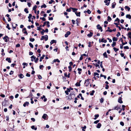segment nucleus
I'll return each mask as SVG.
<instances>
[{"label": "nucleus", "mask_w": 131, "mask_h": 131, "mask_svg": "<svg viewBox=\"0 0 131 131\" xmlns=\"http://www.w3.org/2000/svg\"><path fill=\"white\" fill-rule=\"evenodd\" d=\"M90 79H88L86 80H85V82L84 83V84L86 86H88L89 84L90 83L89 82Z\"/></svg>", "instance_id": "nucleus-1"}, {"label": "nucleus", "mask_w": 131, "mask_h": 131, "mask_svg": "<svg viewBox=\"0 0 131 131\" xmlns=\"http://www.w3.org/2000/svg\"><path fill=\"white\" fill-rule=\"evenodd\" d=\"M7 38L8 39V37L7 36H5L4 37H3V39L5 40V42H7L8 41V40Z\"/></svg>", "instance_id": "nucleus-2"}, {"label": "nucleus", "mask_w": 131, "mask_h": 131, "mask_svg": "<svg viewBox=\"0 0 131 131\" xmlns=\"http://www.w3.org/2000/svg\"><path fill=\"white\" fill-rule=\"evenodd\" d=\"M48 117L47 115L46 114H44L42 116V117L45 119H47V117Z\"/></svg>", "instance_id": "nucleus-3"}, {"label": "nucleus", "mask_w": 131, "mask_h": 131, "mask_svg": "<svg viewBox=\"0 0 131 131\" xmlns=\"http://www.w3.org/2000/svg\"><path fill=\"white\" fill-rule=\"evenodd\" d=\"M71 34V32L69 31L67 32L66 33L65 35V37H67L69 35Z\"/></svg>", "instance_id": "nucleus-4"}, {"label": "nucleus", "mask_w": 131, "mask_h": 131, "mask_svg": "<svg viewBox=\"0 0 131 131\" xmlns=\"http://www.w3.org/2000/svg\"><path fill=\"white\" fill-rule=\"evenodd\" d=\"M122 98L121 97H119L118 100V102L119 103H123V102L122 100Z\"/></svg>", "instance_id": "nucleus-5"}, {"label": "nucleus", "mask_w": 131, "mask_h": 131, "mask_svg": "<svg viewBox=\"0 0 131 131\" xmlns=\"http://www.w3.org/2000/svg\"><path fill=\"white\" fill-rule=\"evenodd\" d=\"M29 104V103L28 102H26L23 105L24 107H25L26 106H28V105Z\"/></svg>", "instance_id": "nucleus-6"}, {"label": "nucleus", "mask_w": 131, "mask_h": 131, "mask_svg": "<svg viewBox=\"0 0 131 131\" xmlns=\"http://www.w3.org/2000/svg\"><path fill=\"white\" fill-rule=\"evenodd\" d=\"M6 61H7L9 63H11V62L10 58H6Z\"/></svg>", "instance_id": "nucleus-7"}, {"label": "nucleus", "mask_w": 131, "mask_h": 131, "mask_svg": "<svg viewBox=\"0 0 131 131\" xmlns=\"http://www.w3.org/2000/svg\"><path fill=\"white\" fill-rule=\"evenodd\" d=\"M101 41L102 42L106 43L107 42V41L104 38H103L101 39Z\"/></svg>", "instance_id": "nucleus-8"}, {"label": "nucleus", "mask_w": 131, "mask_h": 131, "mask_svg": "<svg viewBox=\"0 0 131 131\" xmlns=\"http://www.w3.org/2000/svg\"><path fill=\"white\" fill-rule=\"evenodd\" d=\"M75 14L77 15V16H78L80 17V12H79L78 13L77 12H75Z\"/></svg>", "instance_id": "nucleus-9"}, {"label": "nucleus", "mask_w": 131, "mask_h": 131, "mask_svg": "<svg viewBox=\"0 0 131 131\" xmlns=\"http://www.w3.org/2000/svg\"><path fill=\"white\" fill-rule=\"evenodd\" d=\"M93 35V33L91 32H90V34H88L87 36L89 37H92Z\"/></svg>", "instance_id": "nucleus-10"}, {"label": "nucleus", "mask_w": 131, "mask_h": 131, "mask_svg": "<svg viewBox=\"0 0 131 131\" xmlns=\"http://www.w3.org/2000/svg\"><path fill=\"white\" fill-rule=\"evenodd\" d=\"M45 57V55H43L42 57H41L40 58L39 61L40 62H41L42 61V60L44 59V57Z\"/></svg>", "instance_id": "nucleus-11"}, {"label": "nucleus", "mask_w": 131, "mask_h": 131, "mask_svg": "<svg viewBox=\"0 0 131 131\" xmlns=\"http://www.w3.org/2000/svg\"><path fill=\"white\" fill-rule=\"evenodd\" d=\"M101 126V124L100 123H98L97 126L96 127L98 128H100Z\"/></svg>", "instance_id": "nucleus-12"}, {"label": "nucleus", "mask_w": 131, "mask_h": 131, "mask_svg": "<svg viewBox=\"0 0 131 131\" xmlns=\"http://www.w3.org/2000/svg\"><path fill=\"white\" fill-rule=\"evenodd\" d=\"M44 39L45 41H47L48 39V36L47 35H46L45 36H44Z\"/></svg>", "instance_id": "nucleus-13"}, {"label": "nucleus", "mask_w": 131, "mask_h": 131, "mask_svg": "<svg viewBox=\"0 0 131 131\" xmlns=\"http://www.w3.org/2000/svg\"><path fill=\"white\" fill-rule=\"evenodd\" d=\"M126 18H128L129 19H131V16L129 14H127L126 15Z\"/></svg>", "instance_id": "nucleus-14"}, {"label": "nucleus", "mask_w": 131, "mask_h": 131, "mask_svg": "<svg viewBox=\"0 0 131 131\" xmlns=\"http://www.w3.org/2000/svg\"><path fill=\"white\" fill-rule=\"evenodd\" d=\"M97 29L99 30L100 29H101V28H102V27L100 26V25L99 24H98L97 25Z\"/></svg>", "instance_id": "nucleus-15"}, {"label": "nucleus", "mask_w": 131, "mask_h": 131, "mask_svg": "<svg viewBox=\"0 0 131 131\" xmlns=\"http://www.w3.org/2000/svg\"><path fill=\"white\" fill-rule=\"evenodd\" d=\"M71 9L73 10V12L75 13V12H76V11L78 10L77 9L72 7L71 8Z\"/></svg>", "instance_id": "nucleus-16"}, {"label": "nucleus", "mask_w": 131, "mask_h": 131, "mask_svg": "<svg viewBox=\"0 0 131 131\" xmlns=\"http://www.w3.org/2000/svg\"><path fill=\"white\" fill-rule=\"evenodd\" d=\"M56 40H51L50 42V43L51 44H52L54 43H56Z\"/></svg>", "instance_id": "nucleus-17"}, {"label": "nucleus", "mask_w": 131, "mask_h": 131, "mask_svg": "<svg viewBox=\"0 0 131 131\" xmlns=\"http://www.w3.org/2000/svg\"><path fill=\"white\" fill-rule=\"evenodd\" d=\"M19 77L21 79L23 78L24 77V75L21 74H19Z\"/></svg>", "instance_id": "nucleus-18"}, {"label": "nucleus", "mask_w": 131, "mask_h": 131, "mask_svg": "<svg viewBox=\"0 0 131 131\" xmlns=\"http://www.w3.org/2000/svg\"><path fill=\"white\" fill-rule=\"evenodd\" d=\"M31 127L32 129H34L35 130H36L37 129V128L36 127H35L34 126H32Z\"/></svg>", "instance_id": "nucleus-19"}, {"label": "nucleus", "mask_w": 131, "mask_h": 131, "mask_svg": "<svg viewBox=\"0 0 131 131\" xmlns=\"http://www.w3.org/2000/svg\"><path fill=\"white\" fill-rule=\"evenodd\" d=\"M72 95V94H70L68 96V99H69V100H71L72 99V98L71 97V95Z\"/></svg>", "instance_id": "nucleus-20"}, {"label": "nucleus", "mask_w": 131, "mask_h": 131, "mask_svg": "<svg viewBox=\"0 0 131 131\" xmlns=\"http://www.w3.org/2000/svg\"><path fill=\"white\" fill-rule=\"evenodd\" d=\"M103 56L105 57L106 58H107L108 57L107 56V55L106 54V52H105L103 54Z\"/></svg>", "instance_id": "nucleus-21"}, {"label": "nucleus", "mask_w": 131, "mask_h": 131, "mask_svg": "<svg viewBox=\"0 0 131 131\" xmlns=\"http://www.w3.org/2000/svg\"><path fill=\"white\" fill-rule=\"evenodd\" d=\"M125 8L127 9L128 11H129L130 9V8L127 6H126L125 7Z\"/></svg>", "instance_id": "nucleus-22"}, {"label": "nucleus", "mask_w": 131, "mask_h": 131, "mask_svg": "<svg viewBox=\"0 0 131 131\" xmlns=\"http://www.w3.org/2000/svg\"><path fill=\"white\" fill-rule=\"evenodd\" d=\"M60 62V61L58 60V59H55L53 60V62Z\"/></svg>", "instance_id": "nucleus-23"}, {"label": "nucleus", "mask_w": 131, "mask_h": 131, "mask_svg": "<svg viewBox=\"0 0 131 131\" xmlns=\"http://www.w3.org/2000/svg\"><path fill=\"white\" fill-rule=\"evenodd\" d=\"M24 11L26 13H29V11L28 10L27 8H25Z\"/></svg>", "instance_id": "nucleus-24"}, {"label": "nucleus", "mask_w": 131, "mask_h": 131, "mask_svg": "<svg viewBox=\"0 0 131 131\" xmlns=\"http://www.w3.org/2000/svg\"><path fill=\"white\" fill-rule=\"evenodd\" d=\"M128 37L130 39H131V32H129L128 33Z\"/></svg>", "instance_id": "nucleus-25"}, {"label": "nucleus", "mask_w": 131, "mask_h": 131, "mask_svg": "<svg viewBox=\"0 0 131 131\" xmlns=\"http://www.w3.org/2000/svg\"><path fill=\"white\" fill-rule=\"evenodd\" d=\"M113 41H116L117 40V39L116 38L114 37L113 38Z\"/></svg>", "instance_id": "nucleus-26"}, {"label": "nucleus", "mask_w": 131, "mask_h": 131, "mask_svg": "<svg viewBox=\"0 0 131 131\" xmlns=\"http://www.w3.org/2000/svg\"><path fill=\"white\" fill-rule=\"evenodd\" d=\"M46 7H47L46 5L45 4H44L43 5H42L41 6V8H42L43 7H44V8H45Z\"/></svg>", "instance_id": "nucleus-27"}, {"label": "nucleus", "mask_w": 131, "mask_h": 131, "mask_svg": "<svg viewBox=\"0 0 131 131\" xmlns=\"http://www.w3.org/2000/svg\"><path fill=\"white\" fill-rule=\"evenodd\" d=\"M37 5H35L34 6L33 8V10H36V9L37 8Z\"/></svg>", "instance_id": "nucleus-28"}, {"label": "nucleus", "mask_w": 131, "mask_h": 131, "mask_svg": "<svg viewBox=\"0 0 131 131\" xmlns=\"http://www.w3.org/2000/svg\"><path fill=\"white\" fill-rule=\"evenodd\" d=\"M116 4L115 3H113L112 4V7L113 8H114L115 7Z\"/></svg>", "instance_id": "nucleus-29"}, {"label": "nucleus", "mask_w": 131, "mask_h": 131, "mask_svg": "<svg viewBox=\"0 0 131 131\" xmlns=\"http://www.w3.org/2000/svg\"><path fill=\"white\" fill-rule=\"evenodd\" d=\"M111 18L109 16L108 17L107 20L108 21H111Z\"/></svg>", "instance_id": "nucleus-30"}, {"label": "nucleus", "mask_w": 131, "mask_h": 131, "mask_svg": "<svg viewBox=\"0 0 131 131\" xmlns=\"http://www.w3.org/2000/svg\"><path fill=\"white\" fill-rule=\"evenodd\" d=\"M113 49H114V51L115 52L117 51H118V50L119 49H117V48H116L115 47H114L113 48Z\"/></svg>", "instance_id": "nucleus-31"}, {"label": "nucleus", "mask_w": 131, "mask_h": 131, "mask_svg": "<svg viewBox=\"0 0 131 131\" xmlns=\"http://www.w3.org/2000/svg\"><path fill=\"white\" fill-rule=\"evenodd\" d=\"M116 45V43L115 42H113L112 46L113 47H114Z\"/></svg>", "instance_id": "nucleus-32"}, {"label": "nucleus", "mask_w": 131, "mask_h": 131, "mask_svg": "<svg viewBox=\"0 0 131 131\" xmlns=\"http://www.w3.org/2000/svg\"><path fill=\"white\" fill-rule=\"evenodd\" d=\"M118 21V23H119L120 20L118 18H117L116 20H115V21Z\"/></svg>", "instance_id": "nucleus-33"}, {"label": "nucleus", "mask_w": 131, "mask_h": 131, "mask_svg": "<svg viewBox=\"0 0 131 131\" xmlns=\"http://www.w3.org/2000/svg\"><path fill=\"white\" fill-rule=\"evenodd\" d=\"M80 85V83L77 82L75 84V85L77 86H79Z\"/></svg>", "instance_id": "nucleus-34"}, {"label": "nucleus", "mask_w": 131, "mask_h": 131, "mask_svg": "<svg viewBox=\"0 0 131 131\" xmlns=\"http://www.w3.org/2000/svg\"><path fill=\"white\" fill-rule=\"evenodd\" d=\"M76 23H79L80 21V18H77L76 20Z\"/></svg>", "instance_id": "nucleus-35"}, {"label": "nucleus", "mask_w": 131, "mask_h": 131, "mask_svg": "<svg viewBox=\"0 0 131 131\" xmlns=\"http://www.w3.org/2000/svg\"><path fill=\"white\" fill-rule=\"evenodd\" d=\"M104 101V99L103 98H101L100 99V101L101 103H103Z\"/></svg>", "instance_id": "nucleus-36"}, {"label": "nucleus", "mask_w": 131, "mask_h": 131, "mask_svg": "<svg viewBox=\"0 0 131 131\" xmlns=\"http://www.w3.org/2000/svg\"><path fill=\"white\" fill-rule=\"evenodd\" d=\"M94 92L95 91L94 90H92V92L90 93V95H93Z\"/></svg>", "instance_id": "nucleus-37"}, {"label": "nucleus", "mask_w": 131, "mask_h": 131, "mask_svg": "<svg viewBox=\"0 0 131 131\" xmlns=\"http://www.w3.org/2000/svg\"><path fill=\"white\" fill-rule=\"evenodd\" d=\"M29 45L31 48H33V45L31 43H29Z\"/></svg>", "instance_id": "nucleus-38"}, {"label": "nucleus", "mask_w": 131, "mask_h": 131, "mask_svg": "<svg viewBox=\"0 0 131 131\" xmlns=\"http://www.w3.org/2000/svg\"><path fill=\"white\" fill-rule=\"evenodd\" d=\"M71 8H72V7H70L69 9H67L66 11L69 12H71Z\"/></svg>", "instance_id": "nucleus-39"}, {"label": "nucleus", "mask_w": 131, "mask_h": 131, "mask_svg": "<svg viewBox=\"0 0 131 131\" xmlns=\"http://www.w3.org/2000/svg\"><path fill=\"white\" fill-rule=\"evenodd\" d=\"M99 75V74L97 73H96V72H94V76H96V75Z\"/></svg>", "instance_id": "nucleus-40"}, {"label": "nucleus", "mask_w": 131, "mask_h": 131, "mask_svg": "<svg viewBox=\"0 0 131 131\" xmlns=\"http://www.w3.org/2000/svg\"><path fill=\"white\" fill-rule=\"evenodd\" d=\"M38 77L39 79H41L42 78L41 76L40 75H38Z\"/></svg>", "instance_id": "nucleus-41"}, {"label": "nucleus", "mask_w": 131, "mask_h": 131, "mask_svg": "<svg viewBox=\"0 0 131 131\" xmlns=\"http://www.w3.org/2000/svg\"><path fill=\"white\" fill-rule=\"evenodd\" d=\"M35 40V39L34 38H31L30 39V41L31 42H33Z\"/></svg>", "instance_id": "nucleus-42"}, {"label": "nucleus", "mask_w": 131, "mask_h": 131, "mask_svg": "<svg viewBox=\"0 0 131 131\" xmlns=\"http://www.w3.org/2000/svg\"><path fill=\"white\" fill-rule=\"evenodd\" d=\"M6 28H7L9 30H10V28L9 27V24H7V25L6 27Z\"/></svg>", "instance_id": "nucleus-43"}, {"label": "nucleus", "mask_w": 131, "mask_h": 131, "mask_svg": "<svg viewBox=\"0 0 131 131\" xmlns=\"http://www.w3.org/2000/svg\"><path fill=\"white\" fill-rule=\"evenodd\" d=\"M46 23H47V26L48 27H49L50 26V25H49V21H46Z\"/></svg>", "instance_id": "nucleus-44"}, {"label": "nucleus", "mask_w": 131, "mask_h": 131, "mask_svg": "<svg viewBox=\"0 0 131 131\" xmlns=\"http://www.w3.org/2000/svg\"><path fill=\"white\" fill-rule=\"evenodd\" d=\"M42 30L44 31V32H48V29H46L45 30L43 29H42Z\"/></svg>", "instance_id": "nucleus-45"}, {"label": "nucleus", "mask_w": 131, "mask_h": 131, "mask_svg": "<svg viewBox=\"0 0 131 131\" xmlns=\"http://www.w3.org/2000/svg\"><path fill=\"white\" fill-rule=\"evenodd\" d=\"M119 108L117 106H115L114 107V109H112V110H118V109Z\"/></svg>", "instance_id": "nucleus-46"}, {"label": "nucleus", "mask_w": 131, "mask_h": 131, "mask_svg": "<svg viewBox=\"0 0 131 131\" xmlns=\"http://www.w3.org/2000/svg\"><path fill=\"white\" fill-rule=\"evenodd\" d=\"M82 128H83L82 129V130L83 131H85V130L84 129L86 128V126H84L83 127H82Z\"/></svg>", "instance_id": "nucleus-47"}, {"label": "nucleus", "mask_w": 131, "mask_h": 131, "mask_svg": "<svg viewBox=\"0 0 131 131\" xmlns=\"http://www.w3.org/2000/svg\"><path fill=\"white\" fill-rule=\"evenodd\" d=\"M68 68L69 69V71H71V70L72 68L71 67L70 65L68 67Z\"/></svg>", "instance_id": "nucleus-48"}, {"label": "nucleus", "mask_w": 131, "mask_h": 131, "mask_svg": "<svg viewBox=\"0 0 131 131\" xmlns=\"http://www.w3.org/2000/svg\"><path fill=\"white\" fill-rule=\"evenodd\" d=\"M39 60V59L38 58H37L36 60H35V62L36 63H37L38 61Z\"/></svg>", "instance_id": "nucleus-49"}, {"label": "nucleus", "mask_w": 131, "mask_h": 131, "mask_svg": "<svg viewBox=\"0 0 131 131\" xmlns=\"http://www.w3.org/2000/svg\"><path fill=\"white\" fill-rule=\"evenodd\" d=\"M32 16V15L31 14H29V16L28 17V18L29 19L30 18H31V17Z\"/></svg>", "instance_id": "nucleus-50"}, {"label": "nucleus", "mask_w": 131, "mask_h": 131, "mask_svg": "<svg viewBox=\"0 0 131 131\" xmlns=\"http://www.w3.org/2000/svg\"><path fill=\"white\" fill-rule=\"evenodd\" d=\"M120 124L122 126H124V123H123V122H120Z\"/></svg>", "instance_id": "nucleus-51"}, {"label": "nucleus", "mask_w": 131, "mask_h": 131, "mask_svg": "<svg viewBox=\"0 0 131 131\" xmlns=\"http://www.w3.org/2000/svg\"><path fill=\"white\" fill-rule=\"evenodd\" d=\"M87 12L88 14H90L91 13V12L90 10L88 9L87 11Z\"/></svg>", "instance_id": "nucleus-52"}, {"label": "nucleus", "mask_w": 131, "mask_h": 131, "mask_svg": "<svg viewBox=\"0 0 131 131\" xmlns=\"http://www.w3.org/2000/svg\"><path fill=\"white\" fill-rule=\"evenodd\" d=\"M99 122V120H97L96 121H95L94 122V123L96 124L97 123H98Z\"/></svg>", "instance_id": "nucleus-53"}, {"label": "nucleus", "mask_w": 131, "mask_h": 131, "mask_svg": "<svg viewBox=\"0 0 131 131\" xmlns=\"http://www.w3.org/2000/svg\"><path fill=\"white\" fill-rule=\"evenodd\" d=\"M124 48L125 49H129V47L128 46H124Z\"/></svg>", "instance_id": "nucleus-54"}, {"label": "nucleus", "mask_w": 131, "mask_h": 131, "mask_svg": "<svg viewBox=\"0 0 131 131\" xmlns=\"http://www.w3.org/2000/svg\"><path fill=\"white\" fill-rule=\"evenodd\" d=\"M54 1L53 0H51L50 1H49V4H51L52 3H53Z\"/></svg>", "instance_id": "nucleus-55"}, {"label": "nucleus", "mask_w": 131, "mask_h": 131, "mask_svg": "<svg viewBox=\"0 0 131 131\" xmlns=\"http://www.w3.org/2000/svg\"><path fill=\"white\" fill-rule=\"evenodd\" d=\"M91 42H89V45H88V46L89 47H91Z\"/></svg>", "instance_id": "nucleus-56"}, {"label": "nucleus", "mask_w": 131, "mask_h": 131, "mask_svg": "<svg viewBox=\"0 0 131 131\" xmlns=\"http://www.w3.org/2000/svg\"><path fill=\"white\" fill-rule=\"evenodd\" d=\"M23 65L24 66H27L28 65V64L26 63H23Z\"/></svg>", "instance_id": "nucleus-57"}, {"label": "nucleus", "mask_w": 131, "mask_h": 131, "mask_svg": "<svg viewBox=\"0 0 131 131\" xmlns=\"http://www.w3.org/2000/svg\"><path fill=\"white\" fill-rule=\"evenodd\" d=\"M100 63H101V64H100V66L102 68H103V67L102 65V61Z\"/></svg>", "instance_id": "nucleus-58"}, {"label": "nucleus", "mask_w": 131, "mask_h": 131, "mask_svg": "<svg viewBox=\"0 0 131 131\" xmlns=\"http://www.w3.org/2000/svg\"><path fill=\"white\" fill-rule=\"evenodd\" d=\"M106 31H109L110 32H111L112 31V30L111 29H107L106 30Z\"/></svg>", "instance_id": "nucleus-59"}, {"label": "nucleus", "mask_w": 131, "mask_h": 131, "mask_svg": "<svg viewBox=\"0 0 131 131\" xmlns=\"http://www.w3.org/2000/svg\"><path fill=\"white\" fill-rule=\"evenodd\" d=\"M26 76L27 77H30V74H29V73H26Z\"/></svg>", "instance_id": "nucleus-60"}, {"label": "nucleus", "mask_w": 131, "mask_h": 131, "mask_svg": "<svg viewBox=\"0 0 131 131\" xmlns=\"http://www.w3.org/2000/svg\"><path fill=\"white\" fill-rule=\"evenodd\" d=\"M121 35L120 33L119 32H118L117 33V34L116 35V36L117 37H118L119 36H120Z\"/></svg>", "instance_id": "nucleus-61"}, {"label": "nucleus", "mask_w": 131, "mask_h": 131, "mask_svg": "<svg viewBox=\"0 0 131 131\" xmlns=\"http://www.w3.org/2000/svg\"><path fill=\"white\" fill-rule=\"evenodd\" d=\"M31 59H34L35 60L36 59V57H35L34 56H32L31 57Z\"/></svg>", "instance_id": "nucleus-62"}, {"label": "nucleus", "mask_w": 131, "mask_h": 131, "mask_svg": "<svg viewBox=\"0 0 131 131\" xmlns=\"http://www.w3.org/2000/svg\"><path fill=\"white\" fill-rule=\"evenodd\" d=\"M14 72L13 71H10V72L9 74L10 75H11L12 74H13V73Z\"/></svg>", "instance_id": "nucleus-63"}, {"label": "nucleus", "mask_w": 131, "mask_h": 131, "mask_svg": "<svg viewBox=\"0 0 131 131\" xmlns=\"http://www.w3.org/2000/svg\"><path fill=\"white\" fill-rule=\"evenodd\" d=\"M31 119L34 122L35 121V119L34 118H31Z\"/></svg>", "instance_id": "nucleus-64"}]
</instances>
